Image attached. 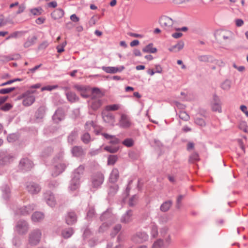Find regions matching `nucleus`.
<instances>
[{"label": "nucleus", "instance_id": "nucleus-50", "mask_svg": "<svg viewBox=\"0 0 248 248\" xmlns=\"http://www.w3.org/2000/svg\"><path fill=\"white\" fill-rule=\"evenodd\" d=\"M169 220V218L166 215L160 216L158 219L159 223L162 225L167 223Z\"/></svg>", "mask_w": 248, "mask_h": 248}, {"label": "nucleus", "instance_id": "nucleus-56", "mask_svg": "<svg viewBox=\"0 0 248 248\" xmlns=\"http://www.w3.org/2000/svg\"><path fill=\"white\" fill-rule=\"evenodd\" d=\"M13 160V156L8 155L2 158V161L3 164H6L7 163L10 162Z\"/></svg>", "mask_w": 248, "mask_h": 248}, {"label": "nucleus", "instance_id": "nucleus-40", "mask_svg": "<svg viewBox=\"0 0 248 248\" xmlns=\"http://www.w3.org/2000/svg\"><path fill=\"white\" fill-rule=\"evenodd\" d=\"M81 140L85 144H88L91 141V136L89 133L85 132L81 137Z\"/></svg>", "mask_w": 248, "mask_h": 248}, {"label": "nucleus", "instance_id": "nucleus-37", "mask_svg": "<svg viewBox=\"0 0 248 248\" xmlns=\"http://www.w3.org/2000/svg\"><path fill=\"white\" fill-rule=\"evenodd\" d=\"M231 81L228 79H226L221 83V88L223 90L228 91L231 89Z\"/></svg>", "mask_w": 248, "mask_h": 248}, {"label": "nucleus", "instance_id": "nucleus-15", "mask_svg": "<svg viewBox=\"0 0 248 248\" xmlns=\"http://www.w3.org/2000/svg\"><path fill=\"white\" fill-rule=\"evenodd\" d=\"M119 177V171L116 168H114L109 174V182L114 184L118 181Z\"/></svg>", "mask_w": 248, "mask_h": 248}, {"label": "nucleus", "instance_id": "nucleus-38", "mask_svg": "<svg viewBox=\"0 0 248 248\" xmlns=\"http://www.w3.org/2000/svg\"><path fill=\"white\" fill-rule=\"evenodd\" d=\"M158 227L157 226L153 223L151 226V235L153 238H155L158 235Z\"/></svg>", "mask_w": 248, "mask_h": 248}, {"label": "nucleus", "instance_id": "nucleus-16", "mask_svg": "<svg viewBox=\"0 0 248 248\" xmlns=\"http://www.w3.org/2000/svg\"><path fill=\"white\" fill-rule=\"evenodd\" d=\"M71 153L74 156L81 157L85 155V152L81 146H75L71 149Z\"/></svg>", "mask_w": 248, "mask_h": 248}, {"label": "nucleus", "instance_id": "nucleus-20", "mask_svg": "<svg viewBox=\"0 0 248 248\" xmlns=\"http://www.w3.org/2000/svg\"><path fill=\"white\" fill-rule=\"evenodd\" d=\"M64 118V114L62 110L58 109L56 111L55 114L53 116V121L56 123H58L62 120Z\"/></svg>", "mask_w": 248, "mask_h": 248}, {"label": "nucleus", "instance_id": "nucleus-63", "mask_svg": "<svg viewBox=\"0 0 248 248\" xmlns=\"http://www.w3.org/2000/svg\"><path fill=\"white\" fill-rule=\"evenodd\" d=\"M164 244L165 245V247L167 248L171 243V238L170 236L169 235L165 239V241H164Z\"/></svg>", "mask_w": 248, "mask_h": 248}, {"label": "nucleus", "instance_id": "nucleus-27", "mask_svg": "<svg viewBox=\"0 0 248 248\" xmlns=\"http://www.w3.org/2000/svg\"><path fill=\"white\" fill-rule=\"evenodd\" d=\"M78 136V132L77 130H74L68 136V142L70 144H73L77 140Z\"/></svg>", "mask_w": 248, "mask_h": 248}, {"label": "nucleus", "instance_id": "nucleus-36", "mask_svg": "<svg viewBox=\"0 0 248 248\" xmlns=\"http://www.w3.org/2000/svg\"><path fill=\"white\" fill-rule=\"evenodd\" d=\"M172 202L171 201H167L163 202L160 206V209L161 211L165 212L169 210L171 206Z\"/></svg>", "mask_w": 248, "mask_h": 248}, {"label": "nucleus", "instance_id": "nucleus-4", "mask_svg": "<svg viewBox=\"0 0 248 248\" xmlns=\"http://www.w3.org/2000/svg\"><path fill=\"white\" fill-rule=\"evenodd\" d=\"M29 229V225L28 222L24 220H20L17 222L15 226V231L18 234L23 235L28 232Z\"/></svg>", "mask_w": 248, "mask_h": 248}, {"label": "nucleus", "instance_id": "nucleus-8", "mask_svg": "<svg viewBox=\"0 0 248 248\" xmlns=\"http://www.w3.org/2000/svg\"><path fill=\"white\" fill-rule=\"evenodd\" d=\"M159 23L165 30L170 31L171 28L173 21L170 18L164 16L160 18Z\"/></svg>", "mask_w": 248, "mask_h": 248}, {"label": "nucleus", "instance_id": "nucleus-34", "mask_svg": "<svg viewBox=\"0 0 248 248\" xmlns=\"http://www.w3.org/2000/svg\"><path fill=\"white\" fill-rule=\"evenodd\" d=\"M119 186L116 184H113L112 186H109L108 195L110 197L113 196L118 191Z\"/></svg>", "mask_w": 248, "mask_h": 248}, {"label": "nucleus", "instance_id": "nucleus-24", "mask_svg": "<svg viewBox=\"0 0 248 248\" xmlns=\"http://www.w3.org/2000/svg\"><path fill=\"white\" fill-rule=\"evenodd\" d=\"M212 109L213 111L220 113L222 111L220 100L217 97L214 98V102L212 105Z\"/></svg>", "mask_w": 248, "mask_h": 248}, {"label": "nucleus", "instance_id": "nucleus-64", "mask_svg": "<svg viewBox=\"0 0 248 248\" xmlns=\"http://www.w3.org/2000/svg\"><path fill=\"white\" fill-rule=\"evenodd\" d=\"M70 19L74 22H77L79 20V18L76 16V14L72 15L70 16Z\"/></svg>", "mask_w": 248, "mask_h": 248}, {"label": "nucleus", "instance_id": "nucleus-7", "mask_svg": "<svg viewBox=\"0 0 248 248\" xmlns=\"http://www.w3.org/2000/svg\"><path fill=\"white\" fill-rule=\"evenodd\" d=\"M32 162L28 158H22L19 163V168L24 171H28L33 167Z\"/></svg>", "mask_w": 248, "mask_h": 248}, {"label": "nucleus", "instance_id": "nucleus-11", "mask_svg": "<svg viewBox=\"0 0 248 248\" xmlns=\"http://www.w3.org/2000/svg\"><path fill=\"white\" fill-rule=\"evenodd\" d=\"M35 207L34 204H29L19 209L17 213L23 216L28 215L34 210Z\"/></svg>", "mask_w": 248, "mask_h": 248}, {"label": "nucleus", "instance_id": "nucleus-17", "mask_svg": "<svg viewBox=\"0 0 248 248\" xmlns=\"http://www.w3.org/2000/svg\"><path fill=\"white\" fill-rule=\"evenodd\" d=\"M85 166L83 165H79L78 167L75 169L73 171L72 177L80 180L82 175L83 174Z\"/></svg>", "mask_w": 248, "mask_h": 248}, {"label": "nucleus", "instance_id": "nucleus-48", "mask_svg": "<svg viewBox=\"0 0 248 248\" xmlns=\"http://www.w3.org/2000/svg\"><path fill=\"white\" fill-rule=\"evenodd\" d=\"M122 228V226L121 224H118L115 225L113 228L112 232L111 233V235L113 237L116 234H117L119 231L121 230Z\"/></svg>", "mask_w": 248, "mask_h": 248}, {"label": "nucleus", "instance_id": "nucleus-32", "mask_svg": "<svg viewBox=\"0 0 248 248\" xmlns=\"http://www.w3.org/2000/svg\"><path fill=\"white\" fill-rule=\"evenodd\" d=\"M142 51L145 53H155L157 51V49L155 47H153V44L152 43H150L145 46L142 49Z\"/></svg>", "mask_w": 248, "mask_h": 248}, {"label": "nucleus", "instance_id": "nucleus-3", "mask_svg": "<svg viewBox=\"0 0 248 248\" xmlns=\"http://www.w3.org/2000/svg\"><path fill=\"white\" fill-rule=\"evenodd\" d=\"M42 236L41 231L39 229L32 230L29 235V242L31 245H36L40 241Z\"/></svg>", "mask_w": 248, "mask_h": 248}, {"label": "nucleus", "instance_id": "nucleus-23", "mask_svg": "<svg viewBox=\"0 0 248 248\" xmlns=\"http://www.w3.org/2000/svg\"><path fill=\"white\" fill-rule=\"evenodd\" d=\"M80 185V180L72 177V178L70 182L69 188L71 191L76 190L77 189Z\"/></svg>", "mask_w": 248, "mask_h": 248}, {"label": "nucleus", "instance_id": "nucleus-47", "mask_svg": "<svg viewBox=\"0 0 248 248\" xmlns=\"http://www.w3.org/2000/svg\"><path fill=\"white\" fill-rule=\"evenodd\" d=\"M179 118L184 121H188L189 119V116L187 113L183 110H181L179 113Z\"/></svg>", "mask_w": 248, "mask_h": 248}, {"label": "nucleus", "instance_id": "nucleus-29", "mask_svg": "<svg viewBox=\"0 0 248 248\" xmlns=\"http://www.w3.org/2000/svg\"><path fill=\"white\" fill-rule=\"evenodd\" d=\"M26 33V31H16L12 33H11L8 36H7L6 38V40H9L11 38H17L18 37H21L23 35H24Z\"/></svg>", "mask_w": 248, "mask_h": 248}, {"label": "nucleus", "instance_id": "nucleus-6", "mask_svg": "<svg viewBox=\"0 0 248 248\" xmlns=\"http://www.w3.org/2000/svg\"><path fill=\"white\" fill-rule=\"evenodd\" d=\"M67 165L66 163L62 161L56 164L54 166L52 175L56 177L62 173L65 170Z\"/></svg>", "mask_w": 248, "mask_h": 248}, {"label": "nucleus", "instance_id": "nucleus-46", "mask_svg": "<svg viewBox=\"0 0 248 248\" xmlns=\"http://www.w3.org/2000/svg\"><path fill=\"white\" fill-rule=\"evenodd\" d=\"M111 217V213L108 211H106L101 215L100 217V220L101 221H108Z\"/></svg>", "mask_w": 248, "mask_h": 248}, {"label": "nucleus", "instance_id": "nucleus-1", "mask_svg": "<svg viewBox=\"0 0 248 248\" xmlns=\"http://www.w3.org/2000/svg\"><path fill=\"white\" fill-rule=\"evenodd\" d=\"M104 175L100 171L93 173L91 176L90 181L92 188H99L104 181Z\"/></svg>", "mask_w": 248, "mask_h": 248}, {"label": "nucleus", "instance_id": "nucleus-5", "mask_svg": "<svg viewBox=\"0 0 248 248\" xmlns=\"http://www.w3.org/2000/svg\"><path fill=\"white\" fill-rule=\"evenodd\" d=\"M148 239V235L147 233L142 232H139L134 234L131 238L132 241L135 243H142Z\"/></svg>", "mask_w": 248, "mask_h": 248}, {"label": "nucleus", "instance_id": "nucleus-55", "mask_svg": "<svg viewBox=\"0 0 248 248\" xmlns=\"http://www.w3.org/2000/svg\"><path fill=\"white\" fill-rule=\"evenodd\" d=\"M15 87H11L8 88H3L0 90V94H6L8 93L15 90Z\"/></svg>", "mask_w": 248, "mask_h": 248}, {"label": "nucleus", "instance_id": "nucleus-53", "mask_svg": "<svg viewBox=\"0 0 248 248\" xmlns=\"http://www.w3.org/2000/svg\"><path fill=\"white\" fill-rule=\"evenodd\" d=\"M66 44H67L66 41H64L62 44L58 45L56 47L57 52L59 53H61L63 51H64V48L65 46L66 45Z\"/></svg>", "mask_w": 248, "mask_h": 248}, {"label": "nucleus", "instance_id": "nucleus-12", "mask_svg": "<svg viewBox=\"0 0 248 248\" xmlns=\"http://www.w3.org/2000/svg\"><path fill=\"white\" fill-rule=\"evenodd\" d=\"M125 68L123 65L119 67L114 66H102V70L107 73L115 74L118 72H121Z\"/></svg>", "mask_w": 248, "mask_h": 248}, {"label": "nucleus", "instance_id": "nucleus-18", "mask_svg": "<svg viewBox=\"0 0 248 248\" xmlns=\"http://www.w3.org/2000/svg\"><path fill=\"white\" fill-rule=\"evenodd\" d=\"M102 116L104 122L113 124L115 121V117L112 113L102 112Z\"/></svg>", "mask_w": 248, "mask_h": 248}, {"label": "nucleus", "instance_id": "nucleus-60", "mask_svg": "<svg viewBox=\"0 0 248 248\" xmlns=\"http://www.w3.org/2000/svg\"><path fill=\"white\" fill-rule=\"evenodd\" d=\"M94 123L93 121L87 122L85 125V128L87 131L90 130L91 127H94Z\"/></svg>", "mask_w": 248, "mask_h": 248}, {"label": "nucleus", "instance_id": "nucleus-39", "mask_svg": "<svg viewBox=\"0 0 248 248\" xmlns=\"http://www.w3.org/2000/svg\"><path fill=\"white\" fill-rule=\"evenodd\" d=\"M198 59L201 62H212V57L209 55H201L198 56Z\"/></svg>", "mask_w": 248, "mask_h": 248}, {"label": "nucleus", "instance_id": "nucleus-10", "mask_svg": "<svg viewBox=\"0 0 248 248\" xmlns=\"http://www.w3.org/2000/svg\"><path fill=\"white\" fill-rule=\"evenodd\" d=\"M26 189L31 194H35L39 192L41 190L40 186L34 182H29L26 185Z\"/></svg>", "mask_w": 248, "mask_h": 248}, {"label": "nucleus", "instance_id": "nucleus-33", "mask_svg": "<svg viewBox=\"0 0 248 248\" xmlns=\"http://www.w3.org/2000/svg\"><path fill=\"white\" fill-rule=\"evenodd\" d=\"M36 39L37 38L35 36L29 37L27 38L26 41L25 42L24 44V46L26 48H28L32 46L35 43V42L36 40Z\"/></svg>", "mask_w": 248, "mask_h": 248}, {"label": "nucleus", "instance_id": "nucleus-25", "mask_svg": "<svg viewBox=\"0 0 248 248\" xmlns=\"http://www.w3.org/2000/svg\"><path fill=\"white\" fill-rule=\"evenodd\" d=\"M44 214L41 212H35L31 216V220L33 222H38L44 218Z\"/></svg>", "mask_w": 248, "mask_h": 248}, {"label": "nucleus", "instance_id": "nucleus-52", "mask_svg": "<svg viewBox=\"0 0 248 248\" xmlns=\"http://www.w3.org/2000/svg\"><path fill=\"white\" fill-rule=\"evenodd\" d=\"M52 152V148L51 147H47V148H46V149H45L44 151L42 152V155L43 157H46L51 155Z\"/></svg>", "mask_w": 248, "mask_h": 248}, {"label": "nucleus", "instance_id": "nucleus-14", "mask_svg": "<svg viewBox=\"0 0 248 248\" xmlns=\"http://www.w3.org/2000/svg\"><path fill=\"white\" fill-rule=\"evenodd\" d=\"M133 220V211L128 210L124 214L121 218V222L123 223L127 224Z\"/></svg>", "mask_w": 248, "mask_h": 248}, {"label": "nucleus", "instance_id": "nucleus-49", "mask_svg": "<svg viewBox=\"0 0 248 248\" xmlns=\"http://www.w3.org/2000/svg\"><path fill=\"white\" fill-rule=\"evenodd\" d=\"M122 143L127 147H132L134 144V140L132 139H126Z\"/></svg>", "mask_w": 248, "mask_h": 248}, {"label": "nucleus", "instance_id": "nucleus-54", "mask_svg": "<svg viewBox=\"0 0 248 248\" xmlns=\"http://www.w3.org/2000/svg\"><path fill=\"white\" fill-rule=\"evenodd\" d=\"M58 88V86L56 85H52V86H44V87H43L42 88H41V91H51L53 90H54V89H56L57 88Z\"/></svg>", "mask_w": 248, "mask_h": 248}, {"label": "nucleus", "instance_id": "nucleus-26", "mask_svg": "<svg viewBox=\"0 0 248 248\" xmlns=\"http://www.w3.org/2000/svg\"><path fill=\"white\" fill-rule=\"evenodd\" d=\"M64 11L60 8L56 9L51 14V17L55 20L62 18L64 15Z\"/></svg>", "mask_w": 248, "mask_h": 248}, {"label": "nucleus", "instance_id": "nucleus-21", "mask_svg": "<svg viewBox=\"0 0 248 248\" xmlns=\"http://www.w3.org/2000/svg\"><path fill=\"white\" fill-rule=\"evenodd\" d=\"M184 42L180 40L176 45L170 46L169 50L174 53L178 52L184 48Z\"/></svg>", "mask_w": 248, "mask_h": 248}, {"label": "nucleus", "instance_id": "nucleus-2", "mask_svg": "<svg viewBox=\"0 0 248 248\" xmlns=\"http://www.w3.org/2000/svg\"><path fill=\"white\" fill-rule=\"evenodd\" d=\"M35 92V91H27L19 96V99H23L22 103L24 106H30L35 101L33 93Z\"/></svg>", "mask_w": 248, "mask_h": 248}, {"label": "nucleus", "instance_id": "nucleus-13", "mask_svg": "<svg viewBox=\"0 0 248 248\" xmlns=\"http://www.w3.org/2000/svg\"><path fill=\"white\" fill-rule=\"evenodd\" d=\"M131 124L130 120L128 117L125 114H122L119 121V125L123 128H128Z\"/></svg>", "mask_w": 248, "mask_h": 248}, {"label": "nucleus", "instance_id": "nucleus-57", "mask_svg": "<svg viewBox=\"0 0 248 248\" xmlns=\"http://www.w3.org/2000/svg\"><path fill=\"white\" fill-rule=\"evenodd\" d=\"M42 9L41 8H36L31 10V12L33 15H40L42 13Z\"/></svg>", "mask_w": 248, "mask_h": 248}, {"label": "nucleus", "instance_id": "nucleus-35", "mask_svg": "<svg viewBox=\"0 0 248 248\" xmlns=\"http://www.w3.org/2000/svg\"><path fill=\"white\" fill-rule=\"evenodd\" d=\"M2 196L4 199L8 200L10 196V189L7 186H4L2 188Z\"/></svg>", "mask_w": 248, "mask_h": 248}, {"label": "nucleus", "instance_id": "nucleus-62", "mask_svg": "<svg viewBox=\"0 0 248 248\" xmlns=\"http://www.w3.org/2000/svg\"><path fill=\"white\" fill-rule=\"evenodd\" d=\"M109 143L114 144H119L120 143V140L115 136H113L112 139H110Z\"/></svg>", "mask_w": 248, "mask_h": 248}, {"label": "nucleus", "instance_id": "nucleus-61", "mask_svg": "<svg viewBox=\"0 0 248 248\" xmlns=\"http://www.w3.org/2000/svg\"><path fill=\"white\" fill-rule=\"evenodd\" d=\"M12 106L10 104L6 103L4 105L2 106L0 108V109L2 110L6 111H8V110H10L12 108Z\"/></svg>", "mask_w": 248, "mask_h": 248}, {"label": "nucleus", "instance_id": "nucleus-45", "mask_svg": "<svg viewBox=\"0 0 248 248\" xmlns=\"http://www.w3.org/2000/svg\"><path fill=\"white\" fill-rule=\"evenodd\" d=\"M194 122L196 124L200 126L204 127L206 126V123L202 118L196 117L194 119Z\"/></svg>", "mask_w": 248, "mask_h": 248}, {"label": "nucleus", "instance_id": "nucleus-22", "mask_svg": "<svg viewBox=\"0 0 248 248\" xmlns=\"http://www.w3.org/2000/svg\"><path fill=\"white\" fill-rule=\"evenodd\" d=\"M89 103L93 109L97 110L102 106V100L99 99L92 98L90 101Z\"/></svg>", "mask_w": 248, "mask_h": 248}, {"label": "nucleus", "instance_id": "nucleus-41", "mask_svg": "<svg viewBox=\"0 0 248 248\" xmlns=\"http://www.w3.org/2000/svg\"><path fill=\"white\" fill-rule=\"evenodd\" d=\"M120 106L119 104L107 105L105 107V110L107 111H116L120 108Z\"/></svg>", "mask_w": 248, "mask_h": 248}, {"label": "nucleus", "instance_id": "nucleus-28", "mask_svg": "<svg viewBox=\"0 0 248 248\" xmlns=\"http://www.w3.org/2000/svg\"><path fill=\"white\" fill-rule=\"evenodd\" d=\"M66 95L68 100L71 102L74 103L78 100V97L76 94V93L72 92H68L66 93Z\"/></svg>", "mask_w": 248, "mask_h": 248}, {"label": "nucleus", "instance_id": "nucleus-9", "mask_svg": "<svg viewBox=\"0 0 248 248\" xmlns=\"http://www.w3.org/2000/svg\"><path fill=\"white\" fill-rule=\"evenodd\" d=\"M44 199L50 207H54L56 204L55 197L50 191H46L44 194Z\"/></svg>", "mask_w": 248, "mask_h": 248}, {"label": "nucleus", "instance_id": "nucleus-19", "mask_svg": "<svg viewBox=\"0 0 248 248\" xmlns=\"http://www.w3.org/2000/svg\"><path fill=\"white\" fill-rule=\"evenodd\" d=\"M66 222L68 225H72L77 221V216L75 212H69L65 217Z\"/></svg>", "mask_w": 248, "mask_h": 248}, {"label": "nucleus", "instance_id": "nucleus-42", "mask_svg": "<svg viewBox=\"0 0 248 248\" xmlns=\"http://www.w3.org/2000/svg\"><path fill=\"white\" fill-rule=\"evenodd\" d=\"M118 159L116 155H110L108 158V164L109 165H113Z\"/></svg>", "mask_w": 248, "mask_h": 248}, {"label": "nucleus", "instance_id": "nucleus-58", "mask_svg": "<svg viewBox=\"0 0 248 248\" xmlns=\"http://www.w3.org/2000/svg\"><path fill=\"white\" fill-rule=\"evenodd\" d=\"M108 227V224L107 222H105L100 226L99 228V232H103L106 231Z\"/></svg>", "mask_w": 248, "mask_h": 248}, {"label": "nucleus", "instance_id": "nucleus-31", "mask_svg": "<svg viewBox=\"0 0 248 248\" xmlns=\"http://www.w3.org/2000/svg\"><path fill=\"white\" fill-rule=\"evenodd\" d=\"M152 248H166V247L164 241L161 239H158L153 243Z\"/></svg>", "mask_w": 248, "mask_h": 248}, {"label": "nucleus", "instance_id": "nucleus-44", "mask_svg": "<svg viewBox=\"0 0 248 248\" xmlns=\"http://www.w3.org/2000/svg\"><path fill=\"white\" fill-rule=\"evenodd\" d=\"M200 160L199 154L197 153L194 152L192 154L189 158V162L193 163L195 161H198Z\"/></svg>", "mask_w": 248, "mask_h": 248}, {"label": "nucleus", "instance_id": "nucleus-30", "mask_svg": "<svg viewBox=\"0 0 248 248\" xmlns=\"http://www.w3.org/2000/svg\"><path fill=\"white\" fill-rule=\"evenodd\" d=\"M74 231L72 228L64 229L62 232V235L64 238L70 237L73 234Z\"/></svg>", "mask_w": 248, "mask_h": 248}, {"label": "nucleus", "instance_id": "nucleus-43", "mask_svg": "<svg viewBox=\"0 0 248 248\" xmlns=\"http://www.w3.org/2000/svg\"><path fill=\"white\" fill-rule=\"evenodd\" d=\"M119 149V147L113 146H107L104 148L105 150L110 153H115Z\"/></svg>", "mask_w": 248, "mask_h": 248}, {"label": "nucleus", "instance_id": "nucleus-59", "mask_svg": "<svg viewBox=\"0 0 248 248\" xmlns=\"http://www.w3.org/2000/svg\"><path fill=\"white\" fill-rule=\"evenodd\" d=\"M95 215L94 209L93 208H90L87 214V217L88 218H92Z\"/></svg>", "mask_w": 248, "mask_h": 248}, {"label": "nucleus", "instance_id": "nucleus-51", "mask_svg": "<svg viewBox=\"0 0 248 248\" xmlns=\"http://www.w3.org/2000/svg\"><path fill=\"white\" fill-rule=\"evenodd\" d=\"M138 201V198L136 195L133 196L129 200L128 205L130 207L135 206Z\"/></svg>", "mask_w": 248, "mask_h": 248}]
</instances>
